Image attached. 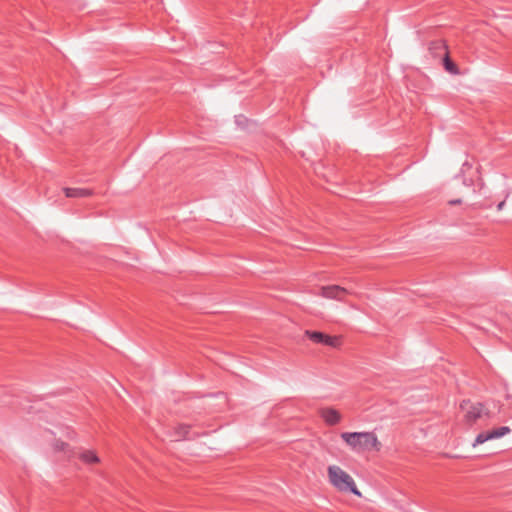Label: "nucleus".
<instances>
[{
  "label": "nucleus",
  "instance_id": "f257e3e1",
  "mask_svg": "<svg viewBox=\"0 0 512 512\" xmlns=\"http://www.w3.org/2000/svg\"><path fill=\"white\" fill-rule=\"evenodd\" d=\"M340 438L353 452H379L382 443L373 431L342 432Z\"/></svg>",
  "mask_w": 512,
  "mask_h": 512
},
{
  "label": "nucleus",
  "instance_id": "6e6552de",
  "mask_svg": "<svg viewBox=\"0 0 512 512\" xmlns=\"http://www.w3.org/2000/svg\"><path fill=\"white\" fill-rule=\"evenodd\" d=\"M320 417L325 421L328 425H337L342 420L341 413L332 407H324L319 410Z\"/></svg>",
  "mask_w": 512,
  "mask_h": 512
},
{
  "label": "nucleus",
  "instance_id": "ddd939ff",
  "mask_svg": "<svg viewBox=\"0 0 512 512\" xmlns=\"http://www.w3.org/2000/svg\"><path fill=\"white\" fill-rule=\"evenodd\" d=\"M430 50L434 54L435 57L443 56V50L437 49L435 47V42L431 45Z\"/></svg>",
  "mask_w": 512,
  "mask_h": 512
},
{
  "label": "nucleus",
  "instance_id": "1a4fd4ad",
  "mask_svg": "<svg viewBox=\"0 0 512 512\" xmlns=\"http://www.w3.org/2000/svg\"><path fill=\"white\" fill-rule=\"evenodd\" d=\"M53 449L56 452H62L68 459L75 455L74 449L67 442L60 439L54 441Z\"/></svg>",
  "mask_w": 512,
  "mask_h": 512
},
{
  "label": "nucleus",
  "instance_id": "423d86ee",
  "mask_svg": "<svg viewBox=\"0 0 512 512\" xmlns=\"http://www.w3.org/2000/svg\"><path fill=\"white\" fill-rule=\"evenodd\" d=\"M306 335L310 340L316 343H322L333 348H337L341 345L340 336H330L318 331H306Z\"/></svg>",
  "mask_w": 512,
  "mask_h": 512
},
{
  "label": "nucleus",
  "instance_id": "4468645a",
  "mask_svg": "<svg viewBox=\"0 0 512 512\" xmlns=\"http://www.w3.org/2000/svg\"><path fill=\"white\" fill-rule=\"evenodd\" d=\"M505 204H506V202H505V201L500 202V203L497 205V209H498L499 211L503 210V209H504V207H505Z\"/></svg>",
  "mask_w": 512,
  "mask_h": 512
},
{
  "label": "nucleus",
  "instance_id": "9b49d317",
  "mask_svg": "<svg viewBox=\"0 0 512 512\" xmlns=\"http://www.w3.org/2000/svg\"><path fill=\"white\" fill-rule=\"evenodd\" d=\"M79 458L86 464H98L100 463V458L98 457L96 451L85 449L79 452Z\"/></svg>",
  "mask_w": 512,
  "mask_h": 512
},
{
  "label": "nucleus",
  "instance_id": "f03ea898",
  "mask_svg": "<svg viewBox=\"0 0 512 512\" xmlns=\"http://www.w3.org/2000/svg\"><path fill=\"white\" fill-rule=\"evenodd\" d=\"M326 477L329 485L338 493H351L362 497L354 477L339 464H329L326 468Z\"/></svg>",
  "mask_w": 512,
  "mask_h": 512
},
{
  "label": "nucleus",
  "instance_id": "20e7f679",
  "mask_svg": "<svg viewBox=\"0 0 512 512\" xmlns=\"http://www.w3.org/2000/svg\"><path fill=\"white\" fill-rule=\"evenodd\" d=\"M511 432L510 427L501 426L497 428H493L491 430L480 432L474 439L472 443L473 448H477L478 446L495 439L502 438L508 435Z\"/></svg>",
  "mask_w": 512,
  "mask_h": 512
},
{
  "label": "nucleus",
  "instance_id": "f8f14e48",
  "mask_svg": "<svg viewBox=\"0 0 512 512\" xmlns=\"http://www.w3.org/2000/svg\"><path fill=\"white\" fill-rule=\"evenodd\" d=\"M189 430H190V426L189 425H187V424H179L175 428V436H176L177 440H180V439L184 438L189 433Z\"/></svg>",
  "mask_w": 512,
  "mask_h": 512
},
{
  "label": "nucleus",
  "instance_id": "7ed1b4c3",
  "mask_svg": "<svg viewBox=\"0 0 512 512\" xmlns=\"http://www.w3.org/2000/svg\"><path fill=\"white\" fill-rule=\"evenodd\" d=\"M459 409L462 415V421L465 425L472 427L478 421L489 420L492 417L490 409L481 402L463 400Z\"/></svg>",
  "mask_w": 512,
  "mask_h": 512
},
{
  "label": "nucleus",
  "instance_id": "0eeeda50",
  "mask_svg": "<svg viewBox=\"0 0 512 512\" xmlns=\"http://www.w3.org/2000/svg\"><path fill=\"white\" fill-rule=\"evenodd\" d=\"M435 47L437 49L443 50V66L445 70L453 75H458L460 73L458 66L450 59L449 57V51L446 43L444 41H436Z\"/></svg>",
  "mask_w": 512,
  "mask_h": 512
},
{
  "label": "nucleus",
  "instance_id": "9d476101",
  "mask_svg": "<svg viewBox=\"0 0 512 512\" xmlns=\"http://www.w3.org/2000/svg\"><path fill=\"white\" fill-rule=\"evenodd\" d=\"M66 197L69 198H82V197H90L93 195V191L90 189L84 188H69L66 187L63 189Z\"/></svg>",
  "mask_w": 512,
  "mask_h": 512
},
{
  "label": "nucleus",
  "instance_id": "39448f33",
  "mask_svg": "<svg viewBox=\"0 0 512 512\" xmlns=\"http://www.w3.org/2000/svg\"><path fill=\"white\" fill-rule=\"evenodd\" d=\"M349 292L339 285H324L320 287L319 295L324 299L342 301Z\"/></svg>",
  "mask_w": 512,
  "mask_h": 512
}]
</instances>
